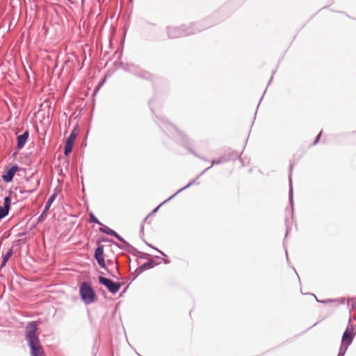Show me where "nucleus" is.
<instances>
[{
  "instance_id": "9",
  "label": "nucleus",
  "mask_w": 356,
  "mask_h": 356,
  "mask_svg": "<svg viewBox=\"0 0 356 356\" xmlns=\"http://www.w3.org/2000/svg\"><path fill=\"white\" fill-rule=\"evenodd\" d=\"M56 193H54L52 194L48 199V200L47 201L46 204H45V207H44V209L42 213V214L40 216L39 218H38V221H41L42 220V219L46 216L51 205L52 204V203L54 202L56 197Z\"/></svg>"
},
{
  "instance_id": "10",
  "label": "nucleus",
  "mask_w": 356,
  "mask_h": 356,
  "mask_svg": "<svg viewBox=\"0 0 356 356\" xmlns=\"http://www.w3.org/2000/svg\"><path fill=\"white\" fill-rule=\"evenodd\" d=\"M18 167L16 165L12 166L6 174L2 175V179L6 182H10L13 180L14 175L17 171Z\"/></svg>"
},
{
  "instance_id": "1",
  "label": "nucleus",
  "mask_w": 356,
  "mask_h": 356,
  "mask_svg": "<svg viewBox=\"0 0 356 356\" xmlns=\"http://www.w3.org/2000/svg\"><path fill=\"white\" fill-rule=\"evenodd\" d=\"M37 325L35 322L30 323L26 330V339L30 348L31 356H45L37 333Z\"/></svg>"
},
{
  "instance_id": "5",
  "label": "nucleus",
  "mask_w": 356,
  "mask_h": 356,
  "mask_svg": "<svg viewBox=\"0 0 356 356\" xmlns=\"http://www.w3.org/2000/svg\"><path fill=\"white\" fill-rule=\"evenodd\" d=\"M195 32V31L181 30L180 29H178L177 27L168 28V35L170 38H172L184 36L186 35L194 33Z\"/></svg>"
},
{
  "instance_id": "8",
  "label": "nucleus",
  "mask_w": 356,
  "mask_h": 356,
  "mask_svg": "<svg viewBox=\"0 0 356 356\" xmlns=\"http://www.w3.org/2000/svg\"><path fill=\"white\" fill-rule=\"evenodd\" d=\"M95 257L98 263V264L102 267H105V261L104 258V248L103 246H99L95 252Z\"/></svg>"
},
{
  "instance_id": "20",
  "label": "nucleus",
  "mask_w": 356,
  "mask_h": 356,
  "mask_svg": "<svg viewBox=\"0 0 356 356\" xmlns=\"http://www.w3.org/2000/svg\"><path fill=\"white\" fill-rule=\"evenodd\" d=\"M345 354L346 353L344 352V350H339V353L337 356H344Z\"/></svg>"
},
{
  "instance_id": "6",
  "label": "nucleus",
  "mask_w": 356,
  "mask_h": 356,
  "mask_svg": "<svg viewBox=\"0 0 356 356\" xmlns=\"http://www.w3.org/2000/svg\"><path fill=\"white\" fill-rule=\"evenodd\" d=\"M11 206V198L7 196L4 198L3 205L0 206V220L8 216Z\"/></svg>"
},
{
  "instance_id": "19",
  "label": "nucleus",
  "mask_w": 356,
  "mask_h": 356,
  "mask_svg": "<svg viewBox=\"0 0 356 356\" xmlns=\"http://www.w3.org/2000/svg\"><path fill=\"white\" fill-rule=\"evenodd\" d=\"M220 162H221V161H220V160H213V161H212L211 165L210 167L207 168V169H209V168H210L213 165H214V164H218V163H220Z\"/></svg>"
},
{
  "instance_id": "15",
  "label": "nucleus",
  "mask_w": 356,
  "mask_h": 356,
  "mask_svg": "<svg viewBox=\"0 0 356 356\" xmlns=\"http://www.w3.org/2000/svg\"><path fill=\"white\" fill-rule=\"evenodd\" d=\"M289 181H290V190H289V200L291 202V204L293 202V188H292V181L291 177H289Z\"/></svg>"
},
{
  "instance_id": "24",
  "label": "nucleus",
  "mask_w": 356,
  "mask_h": 356,
  "mask_svg": "<svg viewBox=\"0 0 356 356\" xmlns=\"http://www.w3.org/2000/svg\"><path fill=\"white\" fill-rule=\"evenodd\" d=\"M156 250L157 251H159L161 254L165 255V254H164L162 251H160V250H157V249H156Z\"/></svg>"
},
{
  "instance_id": "21",
  "label": "nucleus",
  "mask_w": 356,
  "mask_h": 356,
  "mask_svg": "<svg viewBox=\"0 0 356 356\" xmlns=\"http://www.w3.org/2000/svg\"><path fill=\"white\" fill-rule=\"evenodd\" d=\"M321 132L318 135V136H317L316 140L314 141V144H316L317 143V142L318 141V140H319V138L321 137Z\"/></svg>"
},
{
  "instance_id": "3",
  "label": "nucleus",
  "mask_w": 356,
  "mask_h": 356,
  "mask_svg": "<svg viewBox=\"0 0 356 356\" xmlns=\"http://www.w3.org/2000/svg\"><path fill=\"white\" fill-rule=\"evenodd\" d=\"M79 293L81 300L85 304L89 305L94 302L95 299V293L88 282H83L81 284Z\"/></svg>"
},
{
  "instance_id": "12",
  "label": "nucleus",
  "mask_w": 356,
  "mask_h": 356,
  "mask_svg": "<svg viewBox=\"0 0 356 356\" xmlns=\"http://www.w3.org/2000/svg\"><path fill=\"white\" fill-rule=\"evenodd\" d=\"M28 138H29V131H26L23 134L17 136V149H21L22 148L24 147V146L25 145V144L28 140Z\"/></svg>"
},
{
  "instance_id": "2",
  "label": "nucleus",
  "mask_w": 356,
  "mask_h": 356,
  "mask_svg": "<svg viewBox=\"0 0 356 356\" xmlns=\"http://www.w3.org/2000/svg\"><path fill=\"white\" fill-rule=\"evenodd\" d=\"M355 334L356 330L351 323V318H350L348 325L342 336L341 345L339 350H344V352L346 353V350L349 346L352 343Z\"/></svg>"
},
{
  "instance_id": "14",
  "label": "nucleus",
  "mask_w": 356,
  "mask_h": 356,
  "mask_svg": "<svg viewBox=\"0 0 356 356\" xmlns=\"http://www.w3.org/2000/svg\"><path fill=\"white\" fill-rule=\"evenodd\" d=\"M12 254H13L12 250H8L7 251V252L6 253V254L3 256L1 266H5L6 265V264L7 263L8 260L9 259V258L12 256Z\"/></svg>"
},
{
  "instance_id": "23",
  "label": "nucleus",
  "mask_w": 356,
  "mask_h": 356,
  "mask_svg": "<svg viewBox=\"0 0 356 356\" xmlns=\"http://www.w3.org/2000/svg\"><path fill=\"white\" fill-rule=\"evenodd\" d=\"M332 300H327L325 301H323V302H332Z\"/></svg>"
},
{
  "instance_id": "13",
  "label": "nucleus",
  "mask_w": 356,
  "mask_h": 356,
  "mask_svg": "<svg viewBox=\"0 0 356 356\" xmlns=\"http://www.w3.org/2000/svg\"><path fill=\"white\" fill-rule=\"evenodd\" d=\"M195 183V181H190L186 186L183 187L182 188L179 189V191H177L174 195H172V196H170L168 199H167L165 201H164L163 202H162L159 206H158L156 208H155L154 210H153V213H155L158 211L159 208L164 203L167 202L168 201L170 200L171 199H172L176 195H177L178 193H179L181 191L185 190L186 188H188L189 186H191V185H193V184Z\"/></svg>"
},
{
  "instance_id": "4",
  "label": "nucleus",
  "mask_w": 356,
  "mask_h": 356,
  "mask_svg": "<svg viewBox=\"0 0 356 356\" xmlns=\"http://www.w3.org/2000/svg\"><path fill=\"white\" fill-rule=\"evenodd\" d=\"M98 280L99 283L104 285L113 294L116 293L120 289L121 284L120 283L114 282L110 279L99 276Z\"/></svg>"
},
{
  "instance_id": "16",
  "label": "nucleus",
  "mask_w": 356,
  "mask_h": 356,
  "mask_svg": "<svg viewBox=\"0 0 356 356\" xmlns=\"http://www.w3.org/2000/svg\"><path fill=\"white\" fill-rule=\"evenodd\" d=\"M348 302L350 303L352 309H354L356 307V298L350 299Z\"/></svg>"
},
{
  "instance_id": "17",
  "label": "nucleus",
  "mask_w": 356,
  "mask_h": 356,
  "mask_svg": "<svg viewBox=\"0 0 356 356\" xmlns=\"http://www.w3.org/2000/svg\"><path fill=\"white\" fill-rule=\"evenodd\" d=\"M90 222L102 225L93 214H90Z\"/></svg>"
},
{
  "instance_id": "22",
  "label": "nucleus",
  "mask_w": 356,
  "mask_h": 356,
  "mask_svg": "<svg viewBox=\"0 0 356 356\" xmlns=\"http://www.w3.org/2000/svg\"><path fill=\"white\" fill-rule=\"evenodd\" d=\"M172 129H173L175 131H177L178 134H179V132L177 131V129L176 128H175L173 126H171Z\"/></svg>"
},
{
  "instance_id": "18",
  "label": "nucleus",
  "mask_w": 356,
  "mask_h": 356,
  "mask_svg": "<svg viewBox=\"0 0 356 356\" xmlns=\"http://www.w3.org/2000/svg\"><path fill=\"white\" fill-rule=\"evenodd\" d=\"M152 267V264L151 263H145L143 265V268H145V269H147V268H149Z\"/></svg>"
},
{
  "instance_id": "11",
  "label": "nucleus",
  "mask_w": 356,
  "mask_h": 356,
  "mask_svg": "<svg viewBox=\"0 0 356 356\" xmlns=\"http://www.w3.org/2000/svg\"><path fill=\"white\" fill-rule=\"evenodd\" d=\"M99 231L108 235L114 236L119 241L124 243V239L118 234H117L115 231L108 227L107 226L103 225L102 227H100Z\"/></svg>"
},
{
  "instance_id": "7",
  "label": "nucleus",
  "mask_w": 356,
  "mask_h": 356,
  "mask_svg": "<svg viewBox=\"0 0 356 356\" xmlns=\"http://www.w3.org/2000/svg\"><path fill=\"white\" fill-rule=\"evenodd\" d=\"M76 137V134L74 133V131H72L70 134V135L69 136V137L66 141V143L65 145V149H64L65 155H68V154H70L72 152Z\"/></svg>"
}]
</instances>
